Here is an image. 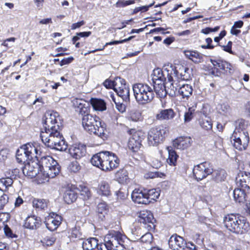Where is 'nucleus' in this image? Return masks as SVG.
Segmentation results:
<instances>
[{
	"instance_id": "obj_54",
	"label": "nucleus",
	"mask_w": 250,
	"mask_h": 250,
	"mask_svg": "<svg viewBox=\"0 0 250 250\" xmlns=\"http://www.w3.org/2000/svg\"><path fill=\"white\" fill-rule=\"evenodd\" d=\"M235 129L238 130H241L242 132L244 131L243 130L245 128V121L243 120H238L235 121ZM239 132L240 131H238Z\"/></svg>"
},
{
	"instance_id": "obj_64",
	"label": "nucleus",
	"mask_w": 250,
	"mask_h": 250,
	"mask_svg": "<svg viewBox=\"0 0 250 250\" xmlns=\"http://www.w3.org/2000/svg\"><path fill=\"white\" fill-rule=\"evenodd\" d=\"M9 218V214L0 212V221H7Z\"/></svg>"
},
{
	"instance_id": "obj_13",
	"label": "nucleus",
	"mask_w": 250,
	"mask_h": 250,
	"mask_svg": "<svg viewBox=\"0 0 250 250\" xmlns=\"http://www.w3.org/2000/svg\"><path fill=\"white\" fill-rule=\"evenodd\" d=\"M139 221L143 224L144 227L148 230L154 229V221H155L152 213L148 210H143L140 212Z\"/></svg>"
},
{
	"instance_id": "obj_8",
	"label": "nucleus",
	"mask_w": 250,
	"mask_h": 250,
	"mask_svg": "<svg viewBox=\"0 0 250 250\" xmlns=\"http://www.w3.org/2000/svg\"><path fill=\"white\" fill-rule=\"evenodd\" d=\"M168 130L163 126L151 128L147 134V141L149 146H156L160 144L167 135Z\"/></svg>"
},
{
	"instance_id": "obj_26",
	"label": "nucleus",
	"mask_w": 250,
	"mask_h": 250,
	"mask_svg": "<svg viewBox=\"0 0 250 250\" xmlns=\"http://www.w3.org/2000/svg\"><path fill=\"white\" fill-rule=\"evenodd\" d=\"M100 245L97 239L94 237L84 240L82 244V247L84 250H93L96 248L98 250Z\"/></svg>"
},
{
	"instance_id": "obj_2",
	"label": "nucleus",
	"mask_w": 250,
	"mask_h": 250,
	"mask_svg": "<svg viewBox=\"0 0 250 250\" xmlns=\"http://www.w3.org/2000/svg\"><path fill=\"white\" fill-rule=\"evenodd\" d=\"M120 162V159L115 153L108 151H101L91 159L92 165L105 171L117 168Z\"/></svg>"
},
{
	"instance_id": "obj_7",
	"label": "nucleus",
	"mask_w": 250,
	"mask_h": 250,
	"mask_svg": "<svg viewBox=\"0 0 250 250\" xmlns=\"http://www.w3.org/2000/svg\"><path fill=\"white\" fill-rule=\"evenodd\" d=\"M41 153L42 151L40 146H36L32 144L28 143L17 151L16 159L19 163L26 164V162L34 158L39 160Z\"/></svg>"
},
{
	"instance_id": "obj_28",
	"label": "nucleus",
	"mask_w": 250,
	"mask_h": 250,
	"mask_svg": "<svg viewBox=\"0 0 250 250\" xmlns=\"http://www.w3.org/2000/svg\"><path fill=\"white\" fill-rule=\"evenodd\" d=\"M227 177L226 171L223 169L213 170L212 173V179L217 183L224 181Z\"/></svg>"
},
{
	"instance_id": "obj_29",
	"label": "nucleus",
	"mask_w": 250,
	"mask_h": 250,
	"mask_svg": "<svg viewBox=\"0 0 250 250\" xmlns=\"http://www.w3.org/2000/svg\"><path fill=\"white\" fill-rule=\"evenodd\" d=\"M78 197L77 192L73 189L67 188L63 194L64 202L68 204H71L76 201Z\"/></svg>"
},
{
	"instance_id": "obj_30",
	"label": "nucleus",
	"mask_w": 250,
	"mask_h": 250,
	"mask_svg": "<svg viewBox=\"0 0 250 250\" xmlns=\"http://www.w3.org/2000/svg\"><path fill=\"white\" fill-rule=\"evenodd\" d=\"M152 89L154 92H155L156 95L160 98H165L168 93L166 89L165 83H154Z\"/></svg>"
},
{
	"instance_id": "obj_12",
	"label": "nucleus",
	"mask_w": 250,
	"mask_h": 250,
	"mask_svg": "<svg viewBox=\"0 0 250 250\" xmlns=\"http://www.w3.org/2000/svg\"><path fill=\"white\" fill-rule=\"evenodd\" d=\"M235 182L237 188L250 190V173L239 170L235 177Z\"/></svg>"
},
{
	"instance_id": "obj_34",
	"label": "nucleus",
	"mask_w": 250,
	"mask_h": 250,
	"mask_svg": "<svg viewBox=\"0 0 250 250\" xmlns=\"http://www.w3.org/2000/svg\"><path fill=\"white\" fill-rule=\"evenodd\" d=\"M250 192V190H244L242 188H235V202L237 204L245 202L247 200V193Z\"/></svg>"
},
{
	"instance_id": "obj_42",
	"label": "nucleus",
	"mask_w": 250,
	"mask_h": 250,
	"mask_svg": "<svg viewBox=\"0 0 250 250\" xmlns=\"http://www.w3.org/2000/svg\"><path fill=\"white\" fill-rule=\"evenodd\" d=\"M107 206L105 202H101L98 204L97 211L99 215V218L103 219L107 212Z\"/></svg>"
},
{
	"instance_id": "obj_49",
	"label": "nucleus",
	"mask_w": 250,
	"mask_h": 250,
	"mask_svg": "<svg viewBox=\"0 0 250 250\" xmlns=\"http://www.w3.org/2000/svg\"><path fill=\"white\" fill-rule=\"evenodd\" d=\"M194 109L192 108H189L188 110L185 113L184 122L185 123L189 122L193 118Z\"/></svg>"
},
{
	"instance_id": "obj_59",
	"label": "nucleus",
	"mask_w": 250,
	"mask_h": 250,
	"mask_svg": "<svg viewBox=\"0 0 250 250\" xmlns=\"http://www.w3.org/2000/svg\"><path fill=\"white\" fill-rule=\"evenodd\" d=\"M206 42L207 45H202L201 47L204 49H212L214 47L213 45H211L210 44L212 42V39L210 38H208L206 40Z\"/></svg>"
},
{
	"instance_id": "obj_39",
	"label": "nucleus",
	"mask_w": 250,
	"mask_h": 250,
	"mask_svg": "<svg viewBox=\"0 0 250 250\" xmlns=\"http://www.w3.org/2000/svg\"><path fill=\"white\" fill-rule=\"evenodd\" d=\"M128 120L134 122H139L142 120L141 113L136 109H132L128 113Z\"/></svg>"
},
{
	"instance_id": "obj_1",
	"label": "nucleus",
	"mask_w": 250,
	"mask_h": 250,
	"mask_svg": "<svg viewBox=\"0 0 250 250\" xmlns=\"http://www.w3.org/2000/svg\"><path fill=\"white\" fill-rule=\"evenodd\" d=\"M60 118L57 112L45 113L43 120V129L40 133L42 143L48 147L60 151H64L67 145L60 133Z\"/></svg>"
},
{
	"instance_id": "obj_53",
	"label": "nucleus",
	"mask_w": 250,
	"mask_h": 250,
	"mask_svg": "<svg viewBox=\"0 0 250 250\" xmlns=\"http://www.w3.org/2000/svg\"><path fill=\"white\" fill-rule=\"evenodd\" d=\"M210 61L212 64L213 65L214 68L215 69H222L223 68V62L222 60H212L210 59Z\"/></svg>"
},
{
	"instance_id": "obj_27",
	"label": "nucleus",
	"mask_w": 250,
	"mask_h": 250,
	"mask_svg": "<svg viewBox=\"0 0 250 250\" xmlns=\"http://www.w3.org/2000/svg\"><path fill=\"white\" fill-rule=\"evenodd\" d=\"M97 193L103 196L108 197L111 194L109 183L105 181H102L99 185Z\"/></svg>"
},
{
	"instance_id": "obj_5",
	"label": "nucleus",
	"mask_w": 250,
	"mask_h": 250,
	"mask_svg": "<svg viewBox=\"0 0 250 250\" xmlns=\"http://www.w3.org/2000/svg\"><path fill=\"white\" fill-rule=\"evenodd\" d=\"M82 124L84 129L90 134H95L103 139L106 138L105 125L104 123H102L99 117L87 114L83 116Z\"/></svg>"
},
{
	"instance_id": "obj_10",
	"label": "nucleus",
	"mask_w": 250,
	"mask_h": 250,
	"mask_svg": "<svg viewBox=\"0 0 250 250\" xmlns=\"http://www.w3.org/2000/svg\"><path fill=\"white\" fill-rule=\"evenodd\" d=\"M116 88H115V91L118 95L120 97L125 103L130 101L129 88L125 83V81L122 79H118L115 83Z\"/></svg>"
},
{
	"instance_id": "obj_17",
	"label": "nucleus",
	"mask_w": 250,
	"mask_h": 250,
	"mask_svg": "<svg viewBox=\"0 0 250 250\" xmlns=\"http://www.w3.org/2000/svg\"><path fill=\"white\" fill-rule=\"evenodd\" d=\"M146 195V189H135L131 194V198L135 203L146 205L149 204V201Z\"/></svg>"
},
{
	"instance_id": "obj_18",
	"label": "nucleus",
	"mask_w": 250,
	"mask_h": 250,
	"mask_svg": "<svg viewBox=\"0 0 250 250\" xmlns=\"http://www.w3.org/2000/svg\"><path fill=\"white\" fill-rule=\"evenodd\" d=\"M70 155L76 159H79L85 155L86 153V147L81 144H74L69 148Z\"/></svg>"
},
{
	"instance_id": "obj_45",
	"label": "nucleus",
	"mask_w": 250,
	"mask_h": 250,
	"mask_svg": "<svg viewBox=\"0 0 250 250\" xmlns=\"http://www.w3.org/2000/svg\"><path fill=\"white\" fill-rule=\"evenodd\" d=\"M78 189L80 191L81 196H82L83 200L88 199L91 196V193L87 187L80 185Z\"/></svg>"
},
{
	"instance_id": "obj_11",
	"label": "nucleus",
	"mask_w": 250,
	"mask_h": 250,
	"mask_svg": "<svg viewBox=\"0 0 250 250\" xmlns=\"http://www.w3.org/2000/svg\"><path fill=\"white\" fill-rule=\"evenodd\" d=\"M23 174L30 178L38 176L39 183H41V176L39 177L40 173L39 164L38 165L34 162H27L25 164L24 166L22 168Z\"/></svg>"
},
{
	"instance_id": "obj_32",
	"label": "nucleus",
	"mask_w": 250,
	"mask_h": 250,
	"mask_svg": "<svg viewBox=\"0 0 250 250\" xmlns=\"http://www.w3.org/2000/svg\"><path fill=\"white\" fill-rule=\"evenodd\" d=\"M152 77L153 83H165L166 80V78L163 70L160 68H157L154 69Z\"/></svg>"
},
{
	"instance_id": "obj_41",
	"label": "nucleus",
	"mask_w": 250,
	"mask_h": 250,
	"mask_svg": "<svg viewBox=\"0 0 250 250\" xmlns=\"http://www.w3.org/2000/svg\"><path fill=\"white\" fill-rule=\"evenodd\" d=\"M233 216L234 214H231L226 216L224 219L225 227L230 231L234 232V221Z\"/></svg>"
},
{
	"instance_id": "obj_62",
	"label": "nucleus",
	"mask_w": 250,
	"mask_h": 250,
	"mask_svg": "<svg viewBox=\"0 0 250 250\" xmlns=\"http://www.w3.org/2000/svg\"><path fill=\"white\" fill-rule=\"evenodd\" d=\"M60 85L59 83H54L53 82L48 81L46 83V86L50 87L53 89H57Z\"/></svg>"
},
{
	"instance_id": "obj_15",
	"label": "nucleus",
	"mask_w": 250,
	"mask_h": 250,
	"mask_svg": "<svg viewBox=\"0 0 250 250\" xmlns=\"http://www.w3.org/2000/svg\"><path fill=\"white\" fill-rule=\"evenodd\" d=\"M250 229L249 222L244 216H239L235 221V233L244 234Z\"/></svg>"
},
{
	"instance_id": "obj_51",
	"label": "nucleus",
	"mask_w": 250,
	"mask_h": 250,
	"mask_svg": "<svg viewBox=\"0 0 250 250\" xmlns=\"http://www.w3.org/2000/svg\"><path fill=\"white\" fill-rule=\"evenodd\" d=\"M168 80L169 82H172L170 83V88L171 90L170 94H175V92L177 90H178V88H177V87H178L177 83H175L176 81L173 80V77L171 76L168 78Z\"/></svg>"
},
{
	"instance_id": "obj_16",
	"label": "nucleus",
	"mask_w": 250,
	"mask_h": 250,
	"mask_svg": "<svg viewBox=\"0 0 250 250\" xmlns=\"http://www.w3.org/2000/svg\"><path fill=\"white\" fill-rule=\"evenodd\" d=\"M142 134L141 132H135L129 140L128 147L134 152L137 151L142 146L141 142L143 140Z\"/></svg>"
},
{
	"instance_id": "obj_36",
	"label": "nucleus",
	"mask_w": 250,
	"mask_h": 250,
	"mask_svg": "<svg viewBox=\"0 0 250 250\" xmlns=\"http://www.w3.org/2000/svg\"><path fill=\"white\" fill-rule=\"evenodd\" d=\"M167 149L168 152V157L167 160V163L170 166H175L178 155L171 147H167Z\"/></svg>"
},
{
	"instance_id": "obj_24",
	"label": "nucleus",
	"mask_w": 250,
	"mask_h": 250,
	"mask_svg": "<svg viewBox=\"0 0 250 250\" xmlns=\"http://www.w3.org/2000/svg\"><path fill=\"white\" fill-rule=\"evenodd\" d=\"M184 53L186 57L195 63L203 61V55L196 50H185Z\"/></svg>"
},
{
	"instance_id": "obj_48",
	"label": "nucleus",
	"mask_w": 250,
	"mask_h": 250,
	"mask_svg": "<svg viewBox=\"0 0 250 250\" xmlns=\"http://www.w3.org/2000/svg\"><path fill=\"white\" fill-rule=\"evenodd\" d=\"M56 239L52 236H46L41 240V242L43 246H50L52 245L55 242Z\"/></svg>"
},
{
	"instance_id": "obj_47",
	"label": "nucleus",
	"mask_w": 250,
	"mask_h": 250,
	"mask_svg": "<svg viewBox=\"0 0 250 250\" xmlns=\"http://www.w3.org/2000/svg\"><path fill=\"white\" fill-rule=\"evenodd\" d=\"M118 79H122L120 77H116L113 81L106 80L103 83L104 85L107 88H113L115 90V88H116V83Z\"/></svg>"
},
{
	"instance_id": "obj_40",
	"label": "nucleus",
	"mask_w": 250,
	"mask_h": 250,
	"mask_svg": "<svg viewBox=\"0 0 250 250\" xmlns=\"http://www.w3.org/2000/svg\"><path fill=\"white\" fill-rule=\"evenodd\" d=\"M199 124L200 126L206 130H210L212 128V123L211 119L205 116V117L202 118L199 121Z\"/></svg>"
},
{
	"instance_id": "obj_33",
	"label": "nucleus",
	"mask_w": 250,
	"mask_h": 250,
	"mask_svg": "<svg viewBox=\"0 0 250 250\" xmlns=\"http://www.w3.org/2000/svg\"><path fill=\"white\" fill-rule=\"evenodd\" d=\"M238 212L245 216H250V201L245 200V202L237 204Z\"/></svg>"
},
{
	"instance_id": "obj_31",
	"label": "nucleus",
	"mask_w": 250,
	"mask_h": 250,
	"mask_svg": "<svg viewBox=\"0 0 250 250\" xmlns=\"http://www.w3.org/2000/svg\"><path fill=\"white\" fill-rule=\"evenodd\" d=\"M193 88L191 85L183 84L178 88V93L183 99H188L192 94Z\"/></svg>"
},
{
	"instance_id": "obj_3",
	"label": "nucleus",
	"mask_w": 250,
	"mask_h": 250,
	"mask_svg": "<svg viewBox=\"0 0 250 250\" xmlns=\"http://www.w3.org/2000/svg\"><path fill=\"white\" fill-rule=\"evenodd\" d=\"M39 160L40 171L39 177L41 178V183L48 182L50 178H54L58 175L61 167L57 162L50 156H40Z\"/></svg>"
},
{
	"instance_id": "obj_50",
	"label": "nucleus",
	"mask_w": 250,
	"mask_h": 250,
	"mask_svg": "<svg viewBox=\"0 0 250 250\" xmlns=\"http://www.w3.org/2000/svg\"><path fill=\"white\" fill-rule=\"evenodd\" d=\"M8 196L6 194H2L1 191H0V210L3 208L5 205L8 202Z\"/></svg>"
},
{
	"instance_id": "obj_6",
	"label": "nucleus",
	"mask_w": 250,
	"mask_h": 250,
	"mask_svg": "<svg viewBox=\"0 0 250 250\" xmlns=\"http://www.w3.org/2000/svg\"><path fill=\"white\" fill-rule=\"evenodd\" d=\"M132 89L135 99L139 105H146L151 103L154 98L152 87L146 83H135L133 85Z\"/></svg>"
},
{
	"instance_id": "obj_4",
	"label": "nucleus",
	"mask_w": 250,
	"mask_h": 250,
	"mask_svg": "<svg viewBox=\"0 0 250 250\" xmlns=\"http://www.w3.org/2000/svg\"><path fill=\"white\" fill-rule=\"evenodd\" d=\"M126 237L118 231L110 230L104 237V243L100 244L98 250H124Z\"/></svg>"
},
{
	"instance_id": "obj_37",
	"label": "nucleus",
	"mask_w": 250,
	"mask_h": 250,
	"mask_svg": "<svg viewBox=\"0 0 250 250\" xmlns=\"http://www.w3.org/2000/svg\"><path fill=\"white\" fill-rule=\"evenodd\" d=\"M91 104L95 110L104 111L106 109V104L101 99H93L91 100Z\"/></svg>"
},
{
	"instance_id": "obj_46",
	"label": "nucleus",
	"mask_w": 250,
	"mask_h": 250,
	"mask_svg": "<svg viewBox=\"0 0 250 250\" xmlns=\"http://www.w3.org/2000/svg\"><path fill=\"white\" fill-rule=\"evenodd\" d=\"M69 237L71 239H83L82 233L80 231V228L76 227L72 228L71 230L70 234L69 235Z\"/></svg>"
},
{
	"instance_id": "obj_21",
	"label": "nucleus",
	"mask_w": 250,
	"mask_h": 250,
	"mask_svg": "<svg viewBox=\"0 0 250 250\" xmlns=\"http://www.w3.org/2000/svg\"><path fill=\"white\" fill-rule=\"evenodd\" d=\"M169 248L172 250H179V248L184 249L186 243L183 237L177 235L171 236L168 242Z\"/></svg>"
},
{
	"instance_id": "obj_55",
	"label": "nucleus",
	"mask_w": 250,
	"mask_h": 250,
	"mask_svg": "<svg viewBox=\"0 0 250 250\" xmlns=\"http://www.w3.org/2000/svg\"><path fill=\"white\" fill-rule=\"evenodd\" d=\"M4 233L6 236L11 238H17V235L15 234H14L10 228L7 226L6 225L4 228Z\"/></svg>"
},
{
	"instance_id": "obj_38",
	"label": "nucleus",
	"mask_w": 250,
	"mask_h": 250,
	"mask_svg": "<svg viewBox=\"0 0 250 250\" xmlns=\"http://www.w3.org/2000/svg\"><path fill=\"white\" fill-rule=\"evenodd\" d=\"M115 178L117 181L121 184L126 183L128 180L127 170L124 169H120L116 173Z\"/></svg>"
},
{
	"instance_id": "obj_56",
	"label": "nucleus",
	"mask_w": 250,
	"mask_h": 250,
	"mask_svg": "<svg viewBox=\"0 0 250 250\" xmlns=\"http://www.w3.org/2000/svg\"><path fill=\"white\" fill-rule=\"evenodd\" d=\"M74 104L75 105V106H78V107L81 110V112L83 110L84 108L86 109V108L84 107L85 102L84 100L82 99H76Z\"/></svg>"
},
{
	"instance_id": "obj_14",
	"label": "nucleus",
	"mask_w": 250,
	"mask_h": 250,
	"mask_svg": "<svg viewBox=\"0 0 250 250\" xmlns=\"http://www.w3.org/2000/svg\"><path fill=\"white\" fill-rule=\"evenodd\" d=\"M250 138L247 131L240 132L239 136H235V149L239 151L247 149L249 143Z\"/></svg>"
},
{
	"instance_id": "obj_60",
	"label": "nucleus",
	"mask_w": 250,
	"mask_h": 250,
	"mask_svg": "<svg viewBox=\"0 0 250 250\" xmlns=\"http://www.w3.org/2000/svg\"><path fill=\"white\" fill-rule=\"evenodd\" d=\"M73 60L74 58L72 57L64 58L60 61V65L62 66L65 64H69L71 63Z\"/></svg>"
},
{
	"instance_id": "obj_61",
	"label": "nucleus",
	"mask_w": 250,
	"mask_h": 250,
	"mask_svg": "<svg viewBox=\"0 0 250 250\" xmlns=\"http://www.w3.org/2000/svg\"><path fill=\"white\" fill-rule=\"evenodd\" d=\"M165 30L166 29L163 27H157L151 30L150 31V33L161 32L163 34H167L170 33L169 31L165 32Z\"/></svg>"
},
{
	"instance_id": "obj_58",
	"label": "nucleus",
	"mask_w": 250,
	"mask_h": 250,
	"mask_svg": "<svg viewBox=\"0 0 250 250\" xmlns=\"http://www.w3.org/2000/svg\"><path fill=\"white\" fill-rule=\"evenodd\" d=\"M116 107L120 112L123 113L125 111V105L123 103L120 102H115Z\"/></svg>"
},
{
	"instance_id": "obj_23",
	"label": "nucleus",
	"mask_w": 250,
	"mask_h": 250,
	"mask_svg": "<svg viewBox=\"0 0 250 250\" xmlns=\"http://www.w3.org/2000/svg\"><path fill=\"white\" fill-rule=\"evenodd\" d=\"M41 223L40 218L35 215L27 217L24 221L23 226L24 228L34 229L39 227Z\"/></svg>"
},
{
	"instance_id": "obj_52",
	"label": "nucleus",
	"mask_w": 250,
	"mask_h": 250,
	"mask_svg": "<svg viewBox=\"0 0 250 250\" xmlns=\"http://www.w3.org/2000/svg\"><path fill=\"white\" fill-rule=\"evenodd\" d=\"M80 168L81 167L76 161L72 162L69 166V170L74 173L79 171Z\"/></svg>"
},
{
	"instance_id": "obj_35",
	"label": "nucleus",
	"mask_w": 250,
	"mask_h": 250,
	"mask_svg": "<svg viewBox=\"0 0 250 250\" xmlns=\"http://www.w3.org/2000/svg\"><path fill=\"white\" fill-rule=\"evenodd\" d=\"M32 203L33 207L39 210H44L47 208L48 202L44 199L34 198Z\"/></svg>"
},
{
	"instance_id": "obj_19",
	"label": "nucleus",
	"mask_w": 250,
	"mask_h": 250,
	"mask_svg": "<svg viewBox=\"0 0 250 250\" xmlns=\"http://www.w3.org/2000/svg\"><path fill=\"white\" fill-rule=\"evenodd\" d=\"M192 139L189 136H181L173 141L174 146L179 149L184 150L191 146Z\"/></svg>"
},
{
	"instance_id": "obj_57",
	"label": "nucleus",
	"mask_w": 250,
	"mask_h": 250,
	"mask_svg": "<svg viewBox=\"0 0 250 250\" xmlns=\"http://www.w3.org/2000/svg\"><path fill=\"white\" fill-rule=\"evenodd\" d=\"M152 240V235L150 233H146L141 238V240L143 242L150 243Z\"/></svg>"
},
{
	"instance_id": "obj_63",
	"label": "nucleus",
	"mask_w": 250,
	"mask_h": 250,
	"mask_svg": "<svg viewBox=\"0 0 250 250\" xmlns=\"http://www.w3.org/2000/svg\"><path fill=\"white\" fill-rule=\"evenodd\" d=\"M232 42L230 41H229L228 42V44L227 45L223 46L224 50H225L226 52H229L230 54H233L232 50H231V46H232Z\"/></svg>"
},
{
	"instance_id": "obj_20",
	"label": "nucleus",
	"mask_w": 250,
	"mask_h": 250,
	"mask_svg": "<svg viewBox=\"0 0 250 250\" xmlns=\"http://www.w3.org/2000/svg\"><path fill=\"white\" fill-rule=\"evenodd\" d=\"M61 217L58 215L55 216L49 215L45 218L44 223L46 228L50 231L56 230L61 223Z\"/></svg>"
},
{
	"instance_id": "obj_44",
	"label": "nucleus",
	"mask_w": 250,
	"mask_h": 250,
	"mask_svg": "<svg viewBox=\"0 0 250 250\" xmlns=\"http://www.w3.org/2000/svg\"><path fill=\"white\" fill-rule=\"evenodd\" d=\"M146 197L149 201V203L151 200H156L160 196L159 191L157 190L156 189H151L149 190L146 189Z\"/></svg>"
},
{
	"instance_id": "obj_25",
	"label": "nucleus",
	"mask_w": 250,
	"mask_h": 250,
	"mask_svg": "<svg viewBox=\"0 0 250 250\" xmlns=\"http://www.w3.org/2000/svg\"><path fill=\"white\" fill-rule=\"evenodd\" d=\"M175 113L171 108L161 110L156 116L157 120L160 121L169 120L172 119Z\"/></svg>"
},
{
	"instance_id": "obj_22",
	"label": "nucleus",
	"mask_w": 250,
	"mask_h": 250,
	"mask_svg": "<svg viewBox=\"0 0 250 250\" xmlns=\"http://www.w3.org/2000/svg\"><path fill=\"white\" fill-rule=\"evenodd\" d=\"M172 69L173 73H171V74L173 75L178 79L186 80L188 79L189 76L188 74V72L189 71L188 68L181 64H177L174 67V68Z\"/></svg>"
},
{
	"instance_id": "obj_43",
	"label": "nucleus",
	"mask_w": 250,
	"mask_h": 250,
	"mask_svg": "<svg viewBox=\"0 0 250 250\" xmlns=\"http://www.w3.org/2000/svg\"><path fill=\"white\" fill-rule=\"evenodd\" d=\"M13 183L11 178L6 177L0 179V191L6 190L11 187Z\"/></svg>"
},
{
	"instance_id": "obj_9",
	"label": "nucleus",
	"mask_w": 250,
	"mask_h": 250,
	"mask_svg": "<svg viewBox=\"0 0 250 250\" xmlns=\"http://www.w3.org/2000/svg\"><path fill=\"white\" fill-rule=\"evenodd\" d=\"M192 171L194 178L199 181L212 174L213 167L210 163L204 162L195 166Z\"/></svg>"
}]
</instances>
